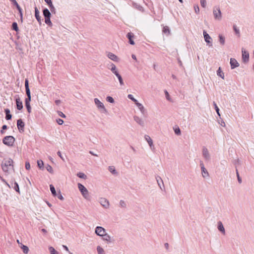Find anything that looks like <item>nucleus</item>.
I'll list each match as a JSON object with an SVG mask.
<instances>
[{
  "label": "nucleus",
  "instance_id": "774afa93",
  "mask_svg": "<svg viewBox=\"0 0 254 254\" xmlns=\"http://www.w3.org/2000/svg\"><path fill=\"white\" fill-rule=\"evenodd\" d=\"M61 103V101L60 100H56L55 101V103L57 105H59Z\"/></svg>",
  "mask_w": 254,
  "mask_h": 254
},
{
  "label": "nucleus",
  "instance_id": "603ef678",
  "mask_svg": "<svg viewBox=\"0 0 254 254\" xmlns=\"http://www.w3.org/2000/svg\"><path fill=\"white\" fill-rule=\"evenodd\" d=\"M116 67V65L113 63H111L110 64L108 65V68L110 69L111 70H113V69H114V68H115Z\"/></svg>",
  "mask_w": 254,
  "mask_h": 254
},
{
  "label": "nucleus",
  "instance_id": "a878e982",
  "mask_svg": "<svg viewBox=\"0 0 254 254\" xmlns=\"http://www.w3.org/2000/svg\"><path fill=\"white\" fill-rule=\"evenodd\" d=\"M218 38H219V41L220 44L222 45H224L225 44V37L223 36H222V35L220 34L218 36Z\"/></svg>",
  "mask_w": 254,
  "mask_h": 254
},
{
  "label": "nucleus",
  "instance_id": "e2e57ef3",
  "mask_svg": "<svg viewBox=\"0 0 254 254\" xmlns=\"http://www.w3.org/2000/svg\"><path fill=\"white\" fill-rule=\"evenodd\" d=\"M49 6L51 11H53L54 10H55V7H54L53 3H52V5L51 4L49 5Z\"/></svg>",
  "mask_w": 254,
  "mask_h": 254
},
{
  "label": "nucleus",
  "instance_id": "7ed1b4c3",
  "mask_svg": "<svg viewBox=\"0 0 254 254\" xmlns=\"http://www.w3.org/2000/svg\"><path fill=\"white\" fill-rule=\"evenodd\" d=\"M15 141V138L12 136H6L2 139L3 143L8 146H12Z\"/></svg>",
  "mask_w": 254,
  "mask_h": 254
},
{
  "label": "nucleus",
  "instance_id": "7c9ffc66",
  "mask_svg": "<svg viewBox=\"0 0 254 254\" xmlns=\"http://www.w3.org/2000/svg\"><path fill=\"white\" fill-rule=\"evenodd\" d=\"M163 32L164 34H166L167 35H169L170 33V29H169V27H168L167 26H164L163 27Z\"/></svg>",
  "mask_w": 254,
  "mask_h": 254
},
{
  "label": "nucleus",
  "instance_id": "c9c22d12",
  "mask_svg": "<svg viewBox=\"0 0 254 254\" xmlns=\"http://www.w3.org/2000/svg\"><path fill=\"white\" fill-rule=\"evenodd\" d=\"M12 30L17 32L18 31V27L16 22H14L12 24Z\"/></svg>",
  "mask_w": 254,
  "mask_h": 254
},
{
  "label": "nucleus",
  "instance_id": "393cba45",
  "mask_svg": "<svg viewBox=\"0 0 254 254\" xmlns=\"http://www.w3.org/2000/svg\"><path fill=\"white\" fill-rule=\"evenodd\" d=\"M20 247L21 249L22 250L24 254H28V253L29 252V248L28 247H27L26 246L23 245L22 244H20Z\"/></svg>",
  "mask_w": 254,
  "mask_h": 254
},
{
  "label": "nucleus",
  "instance_id": "f704fd0d",
  "mask_svg": "<svg viewBox=\"0 0 254 254\" xmlns=\"http://www.w3.org/2000/svg\"><path fill=\"white\" fill-rule=\"evenodd\" d=\"M14 186L13 187V189L15 190L16 191L20 193V190H19V185L17 183L15 182L14 183Z\"/></svg>",
  "mask_w": 254,
  "mask_h": 254
},
{
  "label": "nucleus",
  "instance_id": "f8f14e48",
  "mask_svg": "<svg viewBox=\"0 0 254 254\" xmlns=\"http://www.w3.org/2000/svg\"><path fill=\"white\" fill-rule=\"evenodd\" d=\"M156 181L157 182L158 185L160 189L163 190L165 189V187L164 185L163 181L161 178L159 177V176H157L156 177Z\"/></svg>",
  "mask_w": 254,
  "mask_h": 254
},
{
  "label": "nucleus",
  "instance_id": "338daca9",
  "mask_svg": "<svg viewBox=\"0 0 254 254\" xmlns=\"http://www.w3.org/2000/svg\"><path fill=\"white\" fill-rule=\"evenodd\" d=\"M165 93L167 99L169 100V95L168 92L166 90L165 91Z\"/></svg>",
  "mask_w": 254,
  "mask_h": 254
},
{
  "label": "nucleus",
  "instance_id": "052dcab7",
  "mask_svg": "<svg viewBox=\"0 0 254 254\" xmlns=\"http://www.w3.org/2000/svg\"><path fill=\"white\" fill-rule=\"evenodd\" d=\"M25 168L27 170H29L30 168V165L28 162H26L25 163Z\"/></svg>",
  "mask_w": 254,
  "mask_h": 254
},
{
  "label": "nucleus",
  "instance_id": "49530a36",
  "mask_svg": "<svg viewBox=\"0 0 254 254\" xmlns=\"http://www.w3.org/2000/svg\"><path fill=\"white\" fill-rule=\"evenodd\" d=\"M25 106L28 112L29 113H30L31 112V108L30 106V103H25Z\"/></svg>",
  "mask_w": 254,
  "mask_h": 254
},
{
  "label": "nucleus",
  "instance_id": "6ab92c4d",
  "mask_svg": "<svg viewBox=\"0 0 254 254\" xmlns=\"http://www.w3.org/2000/svg\"><path fill=\"white\" fill-rule=\"evenodd\" d=\"M34 9H35V17H36V19L37 20V21H38V22L40 24H41V17L40 16V15H39V10L36 6L35 7Z\"/></svg>",
  "mask_w": 254,
  "mask_h": 254
},
{
  "label": "nucleus",
  "instance_id": "f03ea898",
  "mask_svg": "<svg viewBox=\"0 0 254 254\" xmlns=\"http://www.w3.org/2000/svg\"><path fill=\"white\" fill-rule=\"evenodd\" d=\"M78 188L81 192L83 197L87 200H91V196L87 189L82 184H78Z\"/></svg>",
  "mask_w": 254,
  "mask_h": 254
},
{
  "label": "nucleus",
  "instance_id": "f3484780",
  "mask_svg": "<svg viewBox=\"0 0 254 254\" xmlns=\"http://www.w3.org/2000/svg\"><path fill=\"white\" fill-rule=\"evenodd\" d=\"M217 225V228L219 230V231L221 232L223 235H225V230L222 222H218Z\"/></svg>",
  "mask_w": 254,
  "mask_h": 254
},
{
  "label": "nucleus",
  "instance_id": "dca6fc26",
  "mask_svg": "<svg viewBox=\"0 0 254 254\" xmlns=\"http://www.w3.org/2000/svg\"><path fill=\"white\" fill-rule=\"evenodd\" d=\"M144 138H145V140H146V141L148 142L151 149H152V148H154L153 140L151 138V137L149 135H145L144 136Z\"/></svg>",
  "mask_w": 254,
  "mask_h": 254
},
{
  "label": "nucleus",
  "instance_id": "1a4fd4ad",
  "mask_svg": "<svg viewBox=\"0 0 254 254\" xmlns=\"http://www.w3.org/2000/svg\"><path fill=\"white\" fill-rule=\"evenodd\" d=\"M17 126L19 132H23L24 131L25 124L21 119L17 120Z\"/></svg>",
  "mask_w": 254,
  "mask_h": 254
},
{
  "label": "nucleus",
  "instance_id": "bf43d9fd",
  "mask_svg": "<svg viewBox=\"0 0 254 254\" xmlns=\"http://www.w3.org/2000/svg\"><path fill=\"white\" fill-rule=\"evenodd\" d=\"M175 132L176 134L177 135H180L181 134V130H180V129L178 127V128H176L175 130Z\"/></svg>",
  "mask_w": 254,
  "mask_h": 254
},
{
  "label": "nucleus",
  "instance_id": "9d476101",
  "mask_svg": "<svg viewBox=\"0 0 254 254\" xmlns=\"http://www.w3.org/2000/svg\"><path fill=\"white\" fill-rule=\"evenodd\" d=\"M242 60L244 63H247L249 60V54L245 51L244 48L242 49Z\"/></svg>",
  "mask_w": 254,
  "mask_h": 254
},
{
  "label": "nucleus",
  "instance_id": "c756f323",
  "mask_svg": "<svg viewBox=\"0 0 254 254\" xmlns=\"http://www.w3.org/2000/svg\"><path fill=\"white\" fill-rule=\"evenodd\" d=\"M50 190H51V191L52 194L54 196H57V192H56V191L54 186L53 185H50Z\"/></svg>",
  "mask_w": 254,
  "mask_h": 254
},
{
  "label": "nucleus",
  "instance_id": "4c0bfd02",
  "mask_svg": "<svg viewBox=\"0 0 254 254\" xmlns=\"http://www.w3.org/2000/svg\"><path fill=\"white\" fill-rule=\"evenodd\" d=\"M46 168L47 169V170L51 174H53L54 173V171H53V168L52 167H51V166H50V165L49 164H47L46 166Z\"/></svg>",
  "mask_w": 254,
  "mask_h": 254
},
{
  "label": "nucleus",
  "instance_id": "423d86ee",
  "mask_svg": "<svg viewBox=\"0 0 254 254\" xmlns=\"http://www.w3.org/2000/svg\"><path fill=\"white\" fill-rule=\"evenodd\" d=\"M203 34L204 38V40L209 46V47L212 46V39L209 34L205 31L203 30Z\"/></svg>",
  "mask_w": 254,
  "mask_h": 254
},
{
  "label": "nucleus",
  "instance_id": "a19ab883",
  "mask_svg": "<svg viewBox=\"0 0 254 254\" xmlns=\"http://www.w3.org/2000/svg\"><path fill=\"white\" fill-rule=\"evenodd\" d=\"M127 97L131 100L135 104L138 102L137 100L135 99L131 94H128Z\"/></svg>",
  "mask_w": 254,
  "mask_h": 254
},
{
  "label": "nucleus",
  "instance_id": "0eeeda50",
  "mask_svg": "<svg viewBox=\"0 0 254 254\" xmlns=\"http://www.w3.org/2000/svg\"><path fill=\"white\" fill-rule=\"evenodd\" d=\"M95 234L100 237H102L106 233V230L101 226H97L95 230Z\"/></svg>",
  "mask_w": 254,
  "mask_h": 254
},
{
  "label": "nucleus",
  "instance_id": "09e8293b",
  "mask_svg": "<svg viewBox=\"0 0 254 254\" xmlns=\"http://www.w3.org/2000/svg\"><path fill=\"white\" fill-rule=\"evenodd\" d=\"M236 174H237V177L238 182L239 183V184H241L242 181L241 178L240 177V175H239V174L238 173V171L237 169H236Z\"/></svg>",
  "mask_w": 254,
  "mask_h": 254
},
{
  "label": "nucleus",
  "instance_id": "9b49d317",
  "mask_svg": "<svg viewBox=\"0 0 254 254\" xmlns=\"http://www.w3.org/2000/svg\"><path fill=\"white\" fill-rule=\"evenodd\" d=\"M202 156L206 161L210 160V154H209L208 149L205 147H203Z\"/></svg>",
  "mask_w": 254,
  "mask_h": 254
},
{
  "label": "nucleus",
  "instance_id": "4468645a",
  "mask_svg": "<svg viewBox=\"0 0 254 254\" xmlns=\"http://www.w3.org/2000/svg\"><path fill=\"white\" fill-rule=\"evenodd\" d=\"M15 101H16L17 109L18 110H21L23 109V104H22V102L20 100V98L19 97H17L16 98Z\"/></svg>",
  "mask_w": 254,
  "mask_h": 254
},
{
  "label": "nucleus",
  "instance_id": "13d9d810",
  "mask_svg": "<svg viewBox=\"0 0 254 254\" xmlns=\"http://www.w3.org/2000/svg\"><path fill=\"white\" fill-rule=\"evenodd\" d=\"M26 94L27 96H31L30 90L29 88H25Z\"/></svg>",
  "mask_w": 254,
  "mask_h": 254
},
{
  "label": "nucleus",
  "instance_id": "c03bdc74",
  "mask_svg": "<svg viewBox=\"0 0 254 254\" xmlns=\"http://www.w3.org/2000/svg\"><path fill=\"white\" fill-rule=\"evenodd\" d=\"M213 105H214L215 109L216 110V112L217 115L219 116H220V113H219V109L218 106H217L216 103L215 102H213Z\"/></svg>",
  "mask_w": 254,
  "mask_h": 254
},
{
  "label": "nucleus",
  "instance_id": "ddd939ff",
  "mask_svg": "<svg viewBox=\"0 0 254 254\" xmlns=\"http://www.w3.org/2000/svg\"><path fill=\"white\" fill-rule=\"evenodd\" d=\"M230 64L231 69H234L235 68L239 66V64L237 60L234 58H231L230 59Z\"/></svg>",
  "mask_w": 254,
  "mask_h": 254
},
{
  "label": "nucleus",
  "instance_id": "864d4df0",
  "mask_svg": "<svg viewBox=\"0 0 254 254\" xmlns=\"http://www.w3.org/2000/svg\"><path fill=\"white\" fill-rule=\"evenodd\" d=\"M57 196H58V198L63 200H64V197L63 196L62 194L61 193V191H60L58 193V194H57Z\"/></svg>",
  "mask_w": 254,
  "mask_h": 254
},
{
  "label": "nucleus",
  "instance_id": "69168bd1",
  "mask_svg": "<svg viewBox=\"0 0 254 254\" xmlns=\"http://www.w3.org/2000/svg\"><path fill=\"white\" fill-rule=\"evenodd\" d=\"M44 0L48 4V5L50 4L52 5V2L51 0Z\"/></svg>",
  "mask_w": 254,
  "mask_h": 254
},
{
  "label": "nucleus",
  "instance_id": "4d7b16f0",
  "mask_svg": "<svg viewBox=\"0 0 254 254\" xmlns=\"http://www.w3.org/2000/svg\"><path fill=\"white\" fill-rule=\"evenodd\" d=\"M57 123L59 125H62L64 123V121L62 119H58L57 120Z\"/></svg>",
  "mask_w": 254,
  "mask_h": 254
},
{
  "label": "nucleus",
  "instance_id": "e433bc0d",
  "mask_svg": "<svg viewBox=\"0 0 254 254\" xmlns=\"http://www.w3.org/2000/svg\"><path fill=\"white\" fill-rule=\"evenodd\" d=\"M233 29L238 37H240V31L239 29L237 28V26L236 25H234L233 26Z\"/></svg>",
  "mask_w": 254,
  "mask_h": 254
},
{
  "label": "nucleus",
  "instance_id": "ea45409f",
  "mask_svg": "<svg viewBox=\"0 0 254 254\" xmlns=\"http://www.w3.org/2000/svg\"><path fill=\"white\" fill-rule=\"evenodd\" d=\"M49 249L51 254H58V252L53 247H50Z\"/></svg>",
  "mask_w": 254,
  "mask_h": 254
},
{
  "label": "nucleus",
  "instance_id": "680f3d73",
  "mask_svg": "<svg viewBox=\"0 0 254 254\" xmlns=\"http://www.w3.org/2000/svg\"><path fill=\"white\" fill-rule=\"evenodd\" d=\"M25 88H29L28 80L27 79H26L25 80Z\"/></svg>",
  "mask_w": 254,
  "mask_h": 254
},
{
  "label": "nucleus",
  "instance_id": "473e14b6",
  "mask_svg": "<svg viewBox=\"0 0 254 254\" xmlns=\"http://www.w3.org/2000/svg\"><path fill=\"white\" fill-rule=\"evenodd\" d=\"M109 170L113 174H117V172L116 170L115 167H114L113 166L109 167Z\"/></svg>",
  "mask_w": 254,
  "mask_h": 254
},
{
  "label": "nucleus",
  "instance_id": "37998d69",
  "mask_svg": "<svg viewBox=\"0 0 254 254\" xmlns=\"http://www.w3.org/2000/svg\"><path fill=\"white\" fill-rule=\"evenodd\" d=\"M17 9H18V10L19 11L21 20V21H22L23 15H22V9L21 8V7H20L19 5H17Z\"/></svg>",
  "mask_w": 254,
  "mask_h": 254
},
{
  "label": "nucleus",
  "instance_id": "20e7f679",
  "mask_svg": "<svg viewBox=\"0 0 254 254\" xmlns=\"http://www.w3.org/2000/svg\"><path fill=\"white\" fill-rule=\"evenodd\" d=\"M213 13L214 18L216 20H220L222 18V14L220 9L219 7H214L213 10Z\"/></svg>",
  "mask_w": 254,
  "mask_h": 254
},
{
  "label": "nucleus",
  "instance_id": "a211bd4d",
  "mask_svg": "<svg viewBox=\"0 0 254 254\" xmlns=\"http://www.w3.org/2000/svg\"><path fill=\"white\" fill-rule=\"evenodd\" d=\"M127 37L128 39L129 43L130 44L132 45H134V42L132 40V38L134 37V35L133 33L131 32L128 33L127 35Z\"/></svg>",
  "mask_w": 254,
  "mask_h": 254
},
{
  "label": "nucleus",
  "instance_id": "de8ad7c7",
  "mask_svg": "<svg viewBox=\"0 0 254 254\" xmlns=\"http://www.w3.org/2000/svg\"><path fill=\"white\" fill-rule=\"evenodd\" d=\"M120 206L123 208L126 207V203L125 201L121 200L120 201Z\"/></svg>",
  "mask_w": 254,
  "mask_h": 254
},
{
  "label": "nucleus",
  "instance_id": "39448f33",
  "mask_svg": "<svg viewBox=\"0 0 254 254\" xmlns=\"http://www.w3.org/2000/svg\"><path fill=\"white\" fill-rule=\"evenodd\" d=\"M94 102L95 105L97 106V108L100 110V111L104 113H106L107 111L105 108L104 104L100 101V100L97 98L94 99Z\"/></svg>",
  "mask_w": 254,
  "mask_h": 254
},
{
  "label": "nucleus",
  "instance_id": "72a5a7b5",
  "mask_svg": "<svg viewBox=\"0 0 254 254\" xmlns=\"http://www.w3.org/2000/svg\"><path fill=\"white\" fill-rule=\"evenodd\" d=\"M37 165L40 169H44V163L42 160L37 161Z\"/></svg>",
  "mask_w": 254,
  "mask_h": 254
},
{
  "label": "nucleus",
  "instance_id": "79ce46f5",
  "mask_svg": "<svg viewBox=\"0 0 254 254\" xmlns=\"http://www.w3.org/2000/svg\"><path fill=\"white\" fill-rule=\"evenodd\" d=\"M45 23L49 26H52V23L50 20V17H46L45 18Z\"/></svg>",
  "mask_w": 254,
  "mask_h": 254
},
{
  "label": "nucleus",
  "instance_id": "aec40b11",
  "mask_svg": "<svg viewBox=\"0 0 254 254\" xmlns=\"http://www.w3.org/2000/svg\"><path fill=\"white\" fill-rule=\"evenodd\" d=\"M108 57L111 60L114 61L115 62H118L119 60V59L117 56H116L115 54L112 53H109V54H108Z\"/></svg>",
  "mask_w": 254,
  "mask_h": 254
},
{
  "label": "nucleus",
  "instance_id": "c85d7f7f",
  "mask_svg": "<svg viewBox=\"0 0 254 254\" xmlns=\"http://www.w3.org/2000/svg\"><path fill=\"white\" fill-rule=\"evenodd\" d=\"M97 251L98 254H105L104 250L99 246L97 247Z\"/></svg>",
  "mask_w": 254,
  "mask_h": 254
},
{
  "label": "nucleus",
  "instance_id": "5fc2aeb1",
  "mask_svg": "<svg viewBox=\"0 0 254 254\" xmlns=\"http://www.w3.org/2000/svg\"><path fill=\"white\" fill-rule=\"evenodd\" d=\"M58 115L62 118H65L66 117L65 115L61 111H58Z\"/></svg>",
  "mask_w": 254,
  "mask_h": 254
},
{
  "label": "nucleus",
  "instance_id": "5701e85b",
  "mask_svg": "<svg viewBox=\"0 0 254 254\" xmlns=\"http://www.w3.org/2000/svg\"><path fill=\"white\" fill-rule=\"evenodd\" d=\"M102 237L103 240L105 241H106L108 243L111 242V237L107 233H106L105 234H104V235Z\"/></svg>",
  "mask_w": 254,
  "mask_h": 254
},
{
  "label": "nucleus",
  "instance_id": "cd10ccee",
  "mask_svg": "<svg viewBox=\"0 0 254 254\" xmlns=\"http://www.w3.org/2000/svg\"><path fill=\"white\" fill-rule=\"evenodd\" d=\"M201 170L202 172V175L204 178L209 176V174L205 167H202Z\"/></svg>",
  "mask_w": 254,
  "mask_h": 254
},
{
  "label": "nucleus",
  "instance_id": "3c124183",
  "mask_svg": "<svg viewBox=\"0 0 254 254\" xmlns=\"http://www.w3.org/2000/svg\"><path fill=\"white\" fill-rule=\"evenodd\" d=\"M194 9L195 12L196 14H198L199 12V8L198 5H194Z\"/></svg>",
  "mask_w": 254,
  "mask_h": 254
},
{
  "label": "nucleus",
  "instance_id": "bb28decb",
  "mask_svg": "<svg viewBox=\"0 0 254 254\" xmlns=\"http://www.w3.org/2000/svg\"><path fill=\"white\" fill-rule=\"evenodd\" d=\"M217 74L218 76L221 77L222 79H224V74L221 70V67H219L217 71Z\"/></svg>",
  "mask_w": 254,
  "mask_h": 254
},
{
  "label": "nucleus",
  "instance_id": "6e6552de",
  "mask_svg": "<svg viewBox=\"0 0 254 254\" xmlns=\"http://www.w3.org/2000/svg\"><path fill=\"white\" fill-rule=\"evenodd\" d=\"M99 202L104 208L107 209L109 207L110 203L107 199L105 198H100L99 199Z\"/></svg>",
  "mask_w": 254,
  "mask_h": 254
},
{
  "label": "nucleus",
  "instance_id": "2f4dec72",
  "mask_svg": "<svg viewBox=\"0 0 254 254\" xmlns=\"http://www.w3.org/2000/svg\"><path fill=\"white\" fill-rule=\"evenodd\" d=\"M77 176L81 179L86 180L87 179V176L83 173L79 172L77 174Z\"/></svg>",
  "mask_w": 254,
  "mask_h": 254
},
{
  "label": "nucleus",
  "instance_id": "b1692460",
  "mask_svg": "<svg viewBox=\"0 0 254 254\" xmlns=\"http://www.w3.org/2000/svg\"><path fill=\"white\" fill-rule=\"evenodd\" d=\"M43 13L45 18L51 17V14L48 9L46 8H44L43 10Z\"/></svg>",
  "mask_w": 254,
  "mask_h": 254
},
{
  "label": "nucleus",
  "instance_id": "8fccbe9b",
  "mask_svg": "<svg viewBox=\"0 0 254 254\" xmlns=\"http://www.w3.org/2000/svg\"><path fill=\"white\" fill-rule=\"evenodd\" d=\"M200 4L202 7H205L206 5V1L205 0H200Z\"/></svg>",
  "mask_w": 254,
  "mask_h": 254
},
{
  "label": "nucleus",
  "instance_id": "4be33fe9",
  "mask_svg": "<svg viewBox=\"0 0 254 254\" xmlns=\"http://www.w3.org/2000/svg\"><path fill=\"white\" fill-rule=\"evenodd\" d=\"M137 107L138 108L140 112L142 114H144L145 113V109L144 108L143 106L138 102L135 104Z\"/></svg>",
  "mask_w": 254,
  "mask_h": 254
},
{
  "label": "nucleus",
  "instance_id": "412c9836",
  "mask_svg": "<svg viewBox=\"0 0 254 254\" xmlns=\"http://www.w3.org/2000/svg\"><path fill=\"white\" fill-rule=\"evenodd\" d=\"M4 112L5 113V119L6 120H9L11 119L12 116L10 114V111L8 109H4Z\"/></svg>",
  "mask_w": 254,
  "mask_h": 254
},
{
  "label": "nucleus",
  "instance_id": "58836bf2",
  "mask_svg": "<svg viewBox=\"0 0 254 254\" xmlns=\"http://www.w3.org/2000/svg\"><path fill=\"white\" fill-rule=\"evenodd\" d=\"M117 78H118V80H119V82H120V85H121V86L124 85V81H123V78H122V76H121L120 74H119V75H117Z\"/></svg>",
  "mask_w": 254,
  "mask_h": 254
},
{
  "label": "nucleus",
  "instance_id": "f257e3e1",
  "mask_svg": "<svg viewBox=\"0 0 254 254\" xmlns=\"http://www.w3.org/2000/svg\"><path fill=\"white\" fill-rule=\"evenodd\" d=\"M13 160L10 159L8 158V159L4 160L3 162H2L1 164V167L2 169V170L4 172H8L9 170L11 169H13Z\"/></svg>",
  "mask_w": 254,
  "mask_h": 254
},
{
  "label": "nucleus",
  "instance_id": "a18cd8bd",
  "mask_svg": "<svg viewBox=\"0 0 254 254\" xmlns=\"http://www.w3.org/2000/svg\"><path fill=\"white\" fill-rule=\"evenodd\" d=\"M106 101L111 103H113L115 102L114 99L111 96H107L106 97Z\"/></svg>",
  "mask_w": 254,
  "mask_h": 254
},
{
  "label": "nucleus",
  "instance_id": "0e129e2a",
  "mask_svg": "<svg viewBox=\"0 0 254 254\" xmlns=\"http://www.w3.org/2000/svg\"><path fill=\"white\" fill-rule=\"evenodd\" d=\"M57 154L58 155V156L63 160H64V159L63 158V157L62 156V154H61V152L59 151L58 152H57Z\"/></svg>",
  "mask_w": 254,
  "mask_h": 254
},
{
  "label": "nucleus",
  "instance_id": "6e6d98bb",
  "mask_svg": "<svg viewBox=\"0 0 254 254\" xmlns=\"http://www.w3.org/2000/svg\"><path fill=\"white\" fill-rule=\"evenodd\" d=\"M31 100V96H27V97L25 99V103H29Z\"/></svg>",
  "mask_w": 254,
  "mask_h": 254
},
{
  "label": "nucleus",
  "instance_id": "2eb2a0df",
  "mask_svg": "<svg viewBox=\"0 0 254 254\" xmlns=\"http://www.w3.org/2000/svg\"><path fill=\"white\" fill-rule=\"evenodd\" d=\"M134 120L141 127L144 126V121L140 118L137 116H134Z\"/></svg>",
  "mask_w": 254,
  "mask_h": 254
}]
</instances>
